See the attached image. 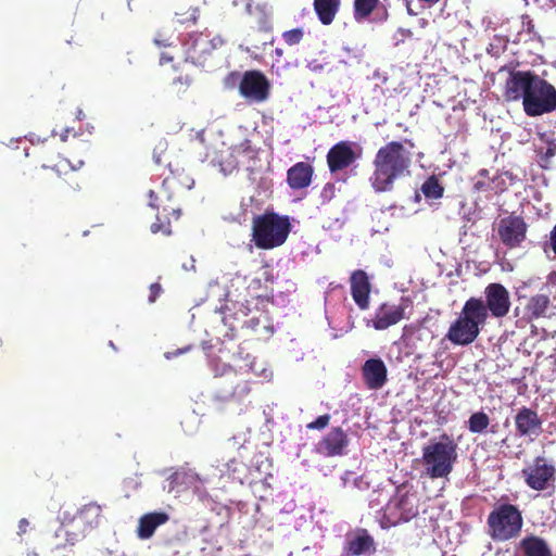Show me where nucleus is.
Here are the masks:
<instances>
[{"label": "nucleus", "instance_id": "obj_26", "mask_svg": "<svg viewBox=\"0 0 556 556\" xmlns=\"http://www.w3.org/2000/svg\"><path fill=\"white\" fill-rule=\"evenodd\" d=\"M314 168L309 163L298 162L287 172V182L293 190L308 187L312 182Z\"/></svg>", "mask_w": 556, "mask_h": 556}, {"label": "nucleus", "instance_id": "obj_42", "mask_svg": "<svg viewBox=\"0 0 556 556\" xmlns=\"http://www.w3.org/2000/svg\"><path fill=\"white\" fill-rule=\"evenodd\" d=\"M153 41H154V43H155L156 46H159V47H168V46H170L169 40H168L167 38H164V37L162 36V34H161V33H159V34L154 37Z\"/></svg>", "mask_w": 556, "mask_h": 556}, {"label": "nucleus", "instance_id": "obj_28", "mask_svg": "<svg viewBox=\"0 0 556 556\" xmlns=\"http://www.w3.org/2000/svg\"><path fill=\"white\" fill-rule=\"evenodd\" d=\"M237 169L242 166L247 170H252L257 160L258 150L254 148L251 140L244 139L232 147Z\"/></svg>", "mask_w": 556, "mask_h": 556}, {"label": "nucleus", "instance_id": "obj_16", "mask_svg": "<svg viewBox=\"0 0 556 556\" xmlns=\"http://www.w3.org/2000/svg\"><path fill=\"white\" fill-rule=\"evenodd\" d=\"M101 506L96 503H89L83 506L76 516L73 518V523H78V526H83L80 533H71L64 525L60 528L61 532H64L66 535V541L74 545L76 541H78L79 536H83V533L87 529H92L97 527L100 522L101 518Z\"/></svg>", "mask_w": 556, "mask_h": 556}, {"label": "nucleus", "instance_id": "obj_18", "mask_svg": "<svg viewBox=\"0 0 556 556\" xmlns=\"http://www.w3.org/2000/svg\"><path fill=\"white\" fill-rule=\"evenodd\" d=\"M354 144L350 141H340L329 149L326 159L331 174L346 169L357 160L358 155L353 150Z\"/></svg>", "mask_w": 556, "mask_h": 556}, {"label": "nucleus", "instance_id": "obj_7", "mask_svg": "<svg viewBox=\"0 0 556 556\" xmlns=\"http://www.w3.org/2000/svg\"><path fill=\"white\" fill-rule=\"evenodd\" d=\"M419 514V497L417 492L407 490L404 485L396 489V493L383 508L380 523L382 528L395 527L408 522Z\"/></svg>", "mask_w": 556, "mask_h": 556}, {"label": "nucleus", "instance_id": "obj_45", "mask_svg": "<svg viewBox=\"0 0 556 556\" xmlns=\"http://www.w3.org/2000/svg\"><path fill=\"white\" fill-rule=\"evenodd\" d=\"M334 192V185L333 184H326L324 189H323V192H321V195L323 197H331Z\"/></svg>", "mask_w": 556, "mask_h": 556}, {"label": "nucleus", "instance_id": "obj_9", "mask_svg": "<svg viewBox=\"0 0 556 556\" xmlns=\"http://www.w3.org/2000/svg\"><path fill=\"white\" fill-rule=\"evenodd\" d=\"M201 143L202 162H206L213 167H217L225 175L231 174L237 169L232 147H228L219 138L206 140L203 134L198 135Z\"/></svg>", "mask_w": 556, "mask_h": 556}, {"label": "nucleus", "instance_id": "obj_50", "mask_svg": "<svg viewBox=\"0 0 556 556\" xmlns=\"http://www.w3.org/2000/svg\"><path fill=\"white\" fill-rule=\"evenodd\" d=\"M173 61V56L166 54V53H162L161 58H160V64L161 65H164L168 62H172Z\"/></svg>", "mask_w": 556, "mask_h": 556}, {"label": "nucleus", "instance_id": "obj_1", "mask_svg": "<svg viewBox=\"0 0 556 556\" xmlns=\"http://www.w3.org/2000/svg\"><path fill=\"white\" fill-rule=\"evenodd\" d=\"M500 72H507L503 97L507 102L522 101L527 116L536 117L556 111V88L536 73L516 71L510 65H504Z\"/></svg>", "mask_w": 556, "mask_h": 556}, {"label": "nucleus", "instance_id": "obj_60", "mask_svg": "<svg viewBox=\"0 0 556 556\" xmlns=\"http://www.w3.org/2000/svg\"><path fill=\"white\" fill-rule=\"evenodd\" d=\"M228 370H229V372H233L235 374V370L232 369V367L229 366Z\"/></svg>", "mask_w": 556, "mask_h": 556}, {"label": "nucleus", "instance_id": "obj_12", "mask_svg": "<svg viewBox=\"0 0 556 556\" xmlns=\"http://www.w3.org/2000/svg\"><path fill=\"white\" fill-rule=\"evenodd\" d=\"M412 306L413 301L408 296H402L399 304L381 303L370 320L371 326L376 330H386L403 320L406 317V309Z\"/></svg>", "mask_w": 556, "mask_h": 556}, {"label": "nucleus", "instance_id": "obj_35", "mask_svg": "<svg viewBox=\"0 0 556 556\" xmlns=\"http://www.w3.org/2000/svg\"><path fill=\"white\" fill-rule=\"evenodd\" d=\"M421 191L428 199H440L443 197L444 188L435 176H431L422 184Z\"/></svg>", "mask_w": 556, "mask_h": 556}, {"label": "nucleus", "instance_id": "obj_22", "mask_svg": "<svg viewBox=\"0 0 556 556\" xmlns=\"http://www.w3.org/2000/svg\"><path fill=\"white\" fill-rule=\"evenodd\" d=\"M351 295L361 311L369 307L371 283L367 273L363 269L354 270L350 277Z\"/></svg>", "mask_w": 556, "mask_h": 556}, {"label": "nucleus", "instance_id": "obj_24", "mask_svg": "<svg viewBox=\"0 0 556 556\" xmlns=\"http://www.w3.org/2000/svg\"><path fill=\"white\" fill-rule=\"evenodd\" d=\"M551 306V300L547 294L538 293L530 296L526 306L522 309L521 320L525 323H532L540 318L547 317V312Z\"/></svg>", "mask_w": 556, "mask_h": 556}, {"label": "nucleus", "instance_id": "obj_29", "mask_svg": "<svg viewBox=\"0 0 556 556\" xmlns=\"http://www.w3.org/2000/svg\"><path fill=\"white\" fill-rule=\"evenodd\" d=\"M519 546L525 556H553L546 541L533 534L525 536Z\"/></svg>", "mask_w": 556, "mask_h": 556}, {"label": "nucleus", "instance_id": "obj_30", "mask_svg": "<svg viewBox=\"0 0 556 556\" xmlns=\"http://www.w3.org/2000/svg\"><path fill=\"white\" fill-rule=\"evenodd\" d=\"M535 153L541 167L548 168L552 159L556 155V140L545 134L540 135L539 143L535 146Z\"/></svg>", "mask_w": 556, "mask_h": 556}, {"label": "nucleus", "instance_id": "obj_58", "mask_svg": "<svg viewBox=\"0 0 556 556\" xmlns=\"http://www.w3.org/2000/svg\"><path fill=\"white\" fill-rule=\"evenodd\" d=\"M242 391H244L245 393H248V392H249V388H248V386H247V384H244V386H243Z\"/></svg>", "mask_w": 556, "mask_h": 556}, {"label": "nucleus", "instance_id": "obj_8", "mask_svg": "<svg viewBox=\"0 0 556 556\" xmlns=\"http://www.w3.org/2000/svg\"><path fill=\"white\" fill-rule=\"evenodd\" d=\"M62 174H75V168L66 159L46 162L42 157H36L34 161H27L23 168L25 181L34 187L50 186L60 179Z\"/></svg>", "mask_w": 556, "mask_h": 556}, {"label": "nucleus", "instance_id": "obj_6", "mask_svg": "<svg viewBox=\"0 0 556 556\" xmlns=\"http://www.w3.org/2000/svg\"><path fill=\"white\" fill-rule=\"evenodd\" d=\"M488 535L495 542H505L517 538L523 526L522 514L516 505L504 503L496 505L486 519Z\"/></svg>", "mask_w": 556, "mask_h": 556}, {"label": "nucleus", "instance_id": "obj_56", "mask_svg": "<svg viewBox=\"0 0 556 556\" xmlns=\"http://www.w3.org/2000/svg\"><path fill=\"white\" fill-rule=\"evenodd\" d=\"M67 134H68V129H66V130H65V132L61 135V139H62V141H65V140H66V138H67Z\"/></svg>", "mask_w": 556, "mask_h": 556}, {"label": "nucleus", "instance_id": "obj_37", "mask_svg": "<svg viewBox=\"0 0 556 556\" xmlns=\"http://www.w3.org/2000/svg\"><path fill=\"white\" fill-rule=\"evenodd\" d=\"M304 31L302 28H293L282 33L285 42L289 46H294L301 42L303 39Z\"/></svg>", "mask_w": 556, "mask_h": 556}, {"label": "nucleus", "instance_id": "obj_53", "mask_svg": "<svg viewBox=\"0 0 556 556\" xmlns=\"http://www.w3.org/2000/svg\"><path fill=\"white\" fill-rule=\"evenodd\" d=\"M153 160L159 165L162 163V155L161 154H156V149L153 152Z\"/></svg>", "mask_w": 556, "mask_h": 556}, {"label": "nucleus", "instance_id": "obj_55", "mask_svg": "<svg viewBox=\"0 0 556 556\" xmlns=\"http://www.w3.org/2000/svg\"><path fill=\"white\" fill-rule=\"evenodd\" d=\"M514 314H515V317H519L520 316V308L518 306L515 307Z\"/></svg>", "mask_w": 556, "mask_h": 556}, {"label": "nucleus", "instance_id": "obj_40", "mask_svg": "<svg viewBox=\"0 0 556 556\" xmlns=\"http://www.w3.org/2000/svg\"><path fill=\"white\" fill-rule=\"evenodd\" d=\"M521 27L522 30L527 31L528 34H534V23L530 15L523 14L521 15Z\"/></svg>", "mask_w": 556, "mask_h": 556}, {"label": "nucleus", "instance_id": "obj_33", "mask_svg": "<svg viewBox=\"0 0 556 556\" xmlns=\"http://www.w3.org/2000/svg\"><path fill=\"white\" fill-rule=\"evenodd\" d=\"M490 417L483 410L472 413L467 421V428L471 433H483L490 426Z\"/></svg>", "mask_w": 556, "mask_h": 556}, {"label": "nucleus", "instance_id": "obj_3", "mask_svg": "<svg viewBox=\"0 0 556 556\" xmlns=\"http://www.w3.org/2000/svg\"><path fill=\"white\" fill-rule=\"evenodd\" d=\"M372 164L370 185L376 192H387L396 179L409 174L412 154L402 142L390 141L377 151Z\"/></svg>", "mask_w": 556, "mask_h": 556}, {"label": "nucleus", "instance_id": "obj_48", "mask_svg": "<svg viewBox=\"0 0 556 556\" xmlns=\"http://www.w3.org/2000/svg\"><path fill=\"white\" fill-rule=\"evenodd\" d=\"M29 526V522L26 518H22L18 522V533L23 534L27 531V528Z\"/></svg>", "mask_w": 556, "mask_h": 556}, {"label": "nucleus", "instance_id": "obj_15", "mask_svg": "<svg viewBox=\"0 0 556 556\" xmlns=\"http://www.w3.org/2000/svg\"><path fill=\"white\" fill-rule=\"evenodd\" d=\"M484 307L491 317L501 319L509 313L510 294L502 283H489L484 289Z\"/></svg>", "mask_w": 556, "mask_h": 556}, {"label": "nucleus", "instance_id": "obj_34", "mask_svg": "<svg viewBox=\"0 0 556 556\" xmlns=\"http://www.w3.org/2000/svg\"><path fill=\"white\" fill-rule=\"evenodd\" d=\"M491 179L492 178L489 177L488 169H480L477 174V180L473 184V189L478 192L494 191L495 193H501L505 191V187H492Z\"/></svg>", "mask_w": 556, "mask_h": 556}, {"label": "nucleus", "instance_id": "obj_31", "mask_svg": "<svg viewBox=\"0 0 556 556\" xmlns=\"http://www.w3.org/2000/svg\"><path fill=\"white\" fill-rule=\"evenodd\" d=\"M341 5L340 0H314V10L324 25H330Z\"/></svg>", "mask_w": 556, "mask_h": 556}, {"label": "nucleus", "instance_id": "obj_57", "mask_svg": "<svg viewBox=\"0 0 556 556\" xmlns=\"http://www.w3.org/2000/svg\"><path fill=\"white\" fill-rule=\"evenodd\" d=\"M361 482H363L362 478L354 480V483H355L357 486H359V485H358V483H361Z\"/></svg>", "mask_w": 556, "mask_h": 556}, {"label": "nucleus", "instance_id": "obj_44", "mask_svg": "<svg viewBox=\"0 0 556 556\" xmlns=\"http://www.w3.org/2000/svg\"><path fill=\"white\" fill-rule=\"evenodd\" d=\"M549 247H551L552 251L554 252V254L556 255V225L551 230Z\"/></svg>", "mask_w": 556, "mask_h": 556}, {"label": "nucleus", "instance_id": "obj_4", "mask_svg": "<svg viewBox=\"0 0 556 556\" xmlns=\"http://www.w3.org/2000/svg\"><path fill=\"white\" fill-rule=\"evenodd\" d=\"M457 457V443L451 435L443 433L439 441L430 442L422 447L421 462L425 475L430 479L447 478Z\"/></svg>", "mask_w": 556, "mask_h": 556}, {"label": "nucleus", "instance_id": "obj_20", "mask_svg": "<svg viewBox=\"0 0 556 556\" xmlns=\"http://www.w3.org/2000/svg\"><path fill=\"white\" fill-rule=\"evenodd\" d=\"M516 431L519 437L536 438L542 433V419L536 410L521 407L515 416Z\"/></svg>", "mask_w": 556, "mask_h": 556}, {"label": "nucleus", "instance_id": "obj_41", "mask_svg": "<svg viewBox=\"0 0 556 556\" xmlns=\"http://www.w3.org/2000/svg\"><path fill=\"white\" fill-rule=\"evenodd\" d=\"M149 291V302L154 303L156 299L161 295L163 290L159 282H154L150 285Z\"/></svg>", "mask_w": 556, "mask_h": 556}, {"label": "nucleus", "instance_id": "obj_47", "mask_svg": "<svg viewBox=\"0 0 556 556\" xmlns=\"http://www.w3.org/2000/svg\"><path fill=\"white\" fill-rule=\"evenodd\" d=\"M491 182H492V187H505L506 188L505 181L500 175L494 176L491 179Z\"/></svg>", "mask_w": 556, "mask_h": 556}, {"label": "nucleus", "instance_id": "obj_32", "mask_svg": "<svg viewBox=\"0 0 556 556\" xmlns=\"http://www.w3.org/2000/svg\"><path fill=\"white\" fill-rule=\"evenodd\" d=\"M379 3V0H354V20L363 22L378 8Z\"/></svg>", "mask_w": 556, "mask_h": 556}, {"label": "nucleus", "instance_id": "obj_5", "mask_svg": "<svg viewBox=\"0 0 556 556\" xmlns=\"http://www.w3.org/2000/svg\"><path fill=\"white\" fill-rule=\"evenodd\" d=\"M291 228L289 216L266 212L253 219V242L256 248L262 250L278 248L287 241Z\"/></svg>", "mask_w": 556, "mask_h": 556}, {"label": "nucleus", "instance_id": "obj_25", "mask_svg": "<svg viewBox=\"0 0 556 556\" xmlns=\"http://www.w3.org/2000/svg\"><path fill=\"white\" fill-rule=\"evenodd\" d=\"M459 314L470 323H473L475 328L478 327L480 330L486 324L490 316L484 307L483 299L476 296H471L465 302Z\"/></svg>", "mask_w": 556, "mask_h": 556}, {"label": "nucleus", "instance_id": "obj_10", "mask_svg": "<svg viewBox=\"0 0 556 556\" xmlns=\"http://www.w3.org/2000/svg\"><path fill=\"white\" fill-rule=\"evenodd\" d=\"M224 42V39L219 35L212 36L207 30L189 33L187 37L182 39L186 60H190L197 65H204L213 51L222 47Z\"/></svg>", "mask_w": 556, "mask_h": 556}, {"label": "nucleus", "instance_id": "obj_14", "mask_svg": "<svg viewBox=\"0 0 556 556\" xmlns=\"http://www.w3.org/2000/svg\"><path fill=\"white\" fill-rule=\"evenodd\" d=\"M239 91L245 99L260 103L268 99L270 84L262 72L247 71L239 84Z\"/></svg>", "mask_w": 556, "mask_h": 556}, {"label": "nucleus", "instance_id": "obj_19", "mask_svg": "<svg viewBox=\"0 0 556 556\" xmlns=\"http://www.w3.org/2000/svg\"><path fill=\"white\" fill-rule=\"evenodd\" d=\"M480 329L476 327L473 323H470L460 314L451 324L445 338L455 345L466 346L477 340L480 334Z\"/></svg>", "mask_w": 556, "mask_h": 556}, {"label": "nucleus", "instance_id": "obj_54", "mask_svg": "<svg viewBox=\"0 0 556 556\" xmlns=\"http://www.w3.org/2000/svg\"><path fill=\"white\" fill-rule=\"evenodd\" d=\"M275 55L277 58H281L283 55V50L281 48H276L275 49Z\"/></svg>", "mask_w": 556, "mask_h": 556}, {"label": "nucleus", "instance_id": "obj_52", "mask_svg": "<svg viewBox=\"0 0 556 556\" xmlns=\"http://www.w3.org/2000/svg\"><path fill=\"white\" fill-rule=\"evenodd\" d=\"M261 286V279H253L249 285V289H256Z\"/></svg>", "mask_w": 556, "mask_h": 556}, {"label": "nucleus", "instance_id": "obj_46", "mask_svg": "<svg viewBox=\"0 0 556 556\" xmlns=\"http://www.w3.org/2000/svg\"><path fill=\"white\" fill-rule=\"evenodd\" d=\"M188 350H190V346L185 348V349H178V350H176V351H174V352H166V353H165V357H166L167 359H170V358H173V357H176V356H178V355H180V354L185 353V352H186V351H188Z\"/></svg>", "mask_w": 556, "mask_h": 556}, {"label": "nucleus", "instance_id": "obj_21", "mask_svg": "<svg viewBox=\"0 0 556 556\" xmlns=\"http://www.w3.org/2000/svg\"><path fill=\"white\" fill-rule=\"evenodd\" d=\"M349 445L346 432L341 427H333L317 444V452L328 457L341 456Z\"/></svg>", "mask_w": 556, "mask_h": 556}, {"label": "nucleus", "instance_id": "obj_43", "mask_svg": "<svg viewBox=\"0 0 556 556\" xmlns=\"http://www.w3.org/2000/svg\"><path fill=\"white\" fill-rule=\"evenodd\" d=\"M190 83H191V79L189 78V76H186V77L179 76L176 79H174V81H173L174 85H179L180 87H184V90H186V88L190 85Z\"/></svg>", "mask_w": 556, "mask_h": 556}, {"label": "nucleus", "instance_id": "obj_23", "mask_svg": "<svg viewBox=\"0 0 556 556\" xmlns=\"http://www.w3.org/2000/svg\"><path fill=\"white\" fill-rule=\"evenodd\" d=\"M364 383L369 390H379L388 381V369L381 358H369L362 367Z\"/></svg>", "mask_w": 556, "mask_h": 556}, {"label": "nucleus", "instance_id": "obj_11", "mask_svg": "<svg viewBox=\"0 0 556 556\" xmlns=\"http://www.w3.org/2000/svg\"><path fill=\"white\" fill-rule=\"evenodd\" d=\"M525 483L534 491L555 488L556 468L545 457L536 456L533 463L521 470Z\"/></svg>", "mask_w": 556, "mask_h": 556}, {"label": "nucleus", "instance_id": "obj_51", "mask_svg": "<svg viewBox=\"0 0 556 556\" xmlns=\"http://www.w3.org/2000/svg\"><path fill=\"white\" fill-rule=\"evenodd\" d=\"M547 282L553 286H556V271L555 270L549 273V275L547 276Z\"/></svg>", "mask_w": 556, "mask_h": 556}, {"label": "nucleus", "instance_id": "obj_27", "mask_svg": "<svg viewBox=\"0 0 556 556\" xmlns=\"http://www.w3.org/2000/svg\"><path fill=\"white\" fill-rule=\"evenodd\" d=\"M168 520L169 515L165 511H152L142 515L138 521L137 536L141 540L150 539L155 530Z\"/></svg>", "mask_w": 556, "mask_h": 556}, {"label": "nucleus", "instance_id": "obj_2", "mask_svg": "<svg viewBox=\"0 0 556 556\" xmlns=\"http://www.w3.org/2000/svg\"><path fill=\"white\" fill-rule=\"evenodd\" d=\"M167 170V175L162 173L164 179L160 190L149 192V205L156 210V222L151 225V231L165 236L172 233L170 217L175 220L180 217L181 210L177 200L194 185L193 178L178 163L173 165L168 162Z\"/></svg>", "mask_w": 556, "mask_h": 556}, {"label": "nucleus", "instance_id": "obj_49", "mask_svg": "<svg viewBox=\"0 0 556 556\" xmlns=\"http://www.w3.org/2000/svg\"><path fill=\"white\" fill-rule=\"evenodd\" d=\"M258 323H260L258 318H254V317L251 318L250 320L245 321L247 326L253 330L256 329V327L258 326Z\"/></svg>", "mask_w": 556, "mask_h": 556}, {"label": "nucleus", "instance_id": "obj_61", "mask_svg": "<svg viewBox=\"0 0 556 556\" xmlns=\"http://www.w3.org/2000/svg\"><path fill=\"white\" fill-rule=\"evenodd\" d=\"M37 154H39V153L37 152V150H34V155H35V156H38Z\"/></svg>", "mask_w": 556, "mask_h": 556}, {"label": "nucleus", "instance_id": "obj_39", "mask_svg": "<svg viewBox=\"0 0 556 556\" xmlns=\"http://www.w3.org/2000/svg\"><path fill=\"white\" fill-rule=\"evenodd\" d=\"M330 415L325 414L319 417H317L314 421L306 425V428L308 430H323L326 427H328L330 422Z\"/></svg>", "mask_w": 556, "mask_h": 556}, {"label": "nucleus", "instance_id": "obj_17", "mask_svg": "<svg viewBox=\"0 0 556 556\" xmlns=\"http://www.w3.org/2000/svg\"><path fill=\"white\" fill-rule=\"evenodd\" d=\"M377 549L372 535L364 528L348 533L341 556H361L375 553Z\"/></svg>", "mask_w": 556, "mask_h": 556}, {"label": "nucleus", "instance_id": "obj_59", "mask_svg": "<svg viewBox=\"0 0 556 556\" xmlns=\"http://www.w3.org/2000/svg\"><path fill=\"white\" fill-rule=\"evenodd\" d=\"M387 17H388V13H387V10L384 9V13H383L382 20H387Z\"/></svg>", "mask_w": 556, "mask_h": 556}, {"label": "nucleus", "instance_id": "obj_13", "mask_svg": "<svg viewBox=\"0 0 556 556\" xmlns=\"http://www.w3.org/2000/svg\"><path fill=\"white\" fill-rule=\"evenodd\" d=\"M528 225L523 217L519 215H509L500 219L497 224V235L507 249L520 248L527 238Z\"/></svg>", "mask_w": 556, "mask_h": 556}, {"label": "nucleus", "instance_id": "obj_36", "mask_svg": "<svg viewBox=\"0 0 556 556\" xmlns=\"http://www.w3.org/2000/svg\"><path fill=\"white\" fill-rule=\"evenodd\" d=\"M199 9L194 7L188 8L186 11L175 12V23L179 25H193L199 18Z\"/></svg>", "mask_w": 556, "mask_h": 556}, {"label": "nucleus", "instance_id": "obj_38", "mask_svg": "<svg viewBox=\"0 0 556 556\" xmlns=\"http://www.w3.org/2000/svg\"><path fill=\"white\" fill-rule=\"evenodd\" d=\"M267 301V296L257 294L252 298V301L247 300L245 303H239L238 313H241L243 316H248L252 312L251 304L253 302L264 304Z\"/></svg>", "mask_w": 556, "mask_h": 556}]
</instances>
